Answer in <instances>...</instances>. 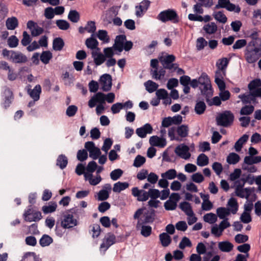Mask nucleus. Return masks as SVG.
Instances as JSON below:
<instances>
[{
    "mask_svg": "<svg viewBox=\"0 0 261 261\" xmlns=\"http://www.w3.org/2000/svg\"><path fill=\"white\" fill-rule=\"evenodd\" d=\"M2 55L15 64H24L28 61L27 57L21 52L7 48L3 49Z\"/></svg>",
    "mask_w": 261,
    "mask_h": 261,
    "instance_id": "nucleus-1",
    "label": "nucleus"
},
{
    "mask_svg": "<svg viewBox=\"0 0 261 261\" xmlns=\"http://www.w3.org/2000/svg\"><path fill=\"white\" fill-rule=\"evenodd\" d=\"M234 116L230 111H225L218 114L216 118L217 125L224 127L231 126L233 123Z\"/></svg>",
    "mask_w": 261,
    "mask_h": 261,
    "instance_id": "nucleus-2",
    "label": "nucleus"
},
{
    "mask_svg": "<svg viewBox=\"0 0 261 261\" xmlns=\"http://www.w3.org/2000/svg\"><path fill=\"white\" fill-rule=\"evenodd\" d=\"M157 19L163 22L170 21L176 23L179 22L178 16L176 11L173 9L162 11L158 15Z\"/></svg>",
    "mask_w": 261,
    "mask_h": 261,
    "instance_id": "nucleus-3",
    "label": "nucleus"
},
{
    "mask_svg": "<svg viewBox=\"0 0 261 261\" xmlns=\"http://www.w3.org/2000/svg\"><path fill=\"white\" fill-rule=\"evenodd\" d=\"M77 224V220L74 218L72 214L65 213L61 218V226L63 228L69 229L72 228Z\"/></svg>",
    "mask_w": 261,
    "mask_h": 261,
    "instance_id": "nucleus-4",
    "label": "nucleus"
},
{
    "mask_svg": "<svg viewBox=\"0 0 261 261\" xmlns=\"http://www.w3.org/2000/svg\"><path fill=\"white\" fill-rule=\"evenodd\" d=\"M220 8H225L229 11H234L236 13H239L241 11V8L239 6H236L231 3L229 0H218L215 9Z\"/></svg>",
    "mask_w": 261,
    "mask_h": 261,
    "instance_id": "nucleus-5",
    "label": "nucleus"
},
{
    "mask_svg": "<svg viewBox=\"0 0 261 261\" xmlns=\"http://www.w3.org/2000/svg\"><path fill=\"white\" fill-rule=\"evenodd\" d=\"M260 49L258 47H254L252 49L247 48L245 54V57L246 61L250 64L256 62L259 58V51Z\"/></svg>",
    "mask_w": 261,
    "mask_h": 261,
    "instance_id": "nucleus-6",
    "label": "nucleus"
},
{
    "mask_svg": "<svg viewBox=\"0 0 261 261\" xmlns=\"http://www.w3.org/2000/svg\"><path fill=\"white\" fill-rule=\"evenodd\" d=\"M85 147L89 151V156L93 160H96L101 155L100 149L96 147L92 141L86 142Z\"/></svg>",
    "mask_w": 261,
    "mask_h": 261,
    "instance_id": "nucleus-7",
    "label": "nucleus"
},
{
    "mask_svg": "<svg viewBox=\"0 0 261 261\" xmlns=\"http://www.w3.org/2000/svg\"><path fill=\"white\" fill-rule=\"evenodd\" d=\"M112 79L111 75L104 74L100 77L99 83L101 86V89L103 91H109L111 89L112 86Z\"/></svg>",
    "mask_w": 261,
    "mask_h": 261,
    "instance_id": "nucleus-8",
    "label": "nucleus"
},
{
    "mask_svg": "<svg viewBox=\"0 0 261 261\" xmlns=\"http://www.w3.org/2000/svg\"><path fill=\"white\" fill-rule=\"evenodd\" d=\"M189 148L185 145H178L175 148V153L180 158L187 160L191 156V153L189 152Z\"/></svg>",
    "mask_w": 261,
    "mask_h": 261,
    "instance_id": "nucleus-9",
    "label": "nucleus"
},
{
    "mask_svg": "<svg viewBox=\"0 0 261 261\" xmlns=\"http://www.w3.org/2000/svg\"><path fill=\"white\" fill-rule=\"evenodd\" d=\"M199 89L201 94L205 97L206 102H209L210 98L213 96V94L211 82L206 83L205 85L200 86Z\"/></svg>",
    "mask_w": 261,
    "mask_h": 261,
    "instance_id": "nucleus-10",
    "label": "nucleus"
},
{
    "mask_svg": "<svg viewBox=\"0 0 261 261\" xmlns=\"http://www.w3.org/2000/svg\"><path fill=\"white\" fill-rule=\"evenodd\" d=\"M116 237L112 233H109L105 237L103 242L100 245V248H104L105 250H107L111 245L115 243Z\"/></svg>",
    "mask_w": 261,
    "mask_h": 261,
    "instance_id": "nucleus-11",
    "label": "nucleus"
},
{
    "mask_svg": "<svg viewBox=\"0 0 261 261\" xmlns=\"http://www.w3.org/2000/svg\"><path fill=\"white\" fill-rule=\"evenodd\" d=\"M153 128L151 125L149 123H146L142 127L138 128L136 133L137 135L141 138L146 137L147 134H151L152 132Z\"/></svg>",
    "mask_w": 261,
    "mask_h": 261,
    "instance_id": "nucleus-12",
    "label": "nucleus"
},
{
    "mask_svg": "<svg viewBox=\"0 0 261 261\" xmlns=\"http://www.w3.org/2000/svg\"><path fill=\"white\" fill-rule=\"evenodd\" d=\"M225 76L224 72L221 71H216L215 75V82L217 85L220 91L225 90L226 85L223 80V76Z\"/></svg>",
    "mask_w": 261,
    "mask_h": 261,
    "instance_id": "nucleus-13",
    "label": "nucleus"
},
{
    "mask_svg": "<svg viewBox=\"0 0 261 261\" xmlns=\"http://www.w3.org/2000/svg\"><path fill=\"white\" fill-rule=\"evenodd\" d=\"M126 36L124 35L117 36L113 46L114 49L121 53L123 49V43L126 40Z\"/></svg>",
    "mask_w": 261,
    "mask_h": 261,
    "instance_id": "nucleus-14",
    "label": "nucleus"
},
{
    "mask_svg": "<svg viewBox=\"0 0 261 261\" xmlns=\"http://www.w3.org/2000/svg\"><path fill=\"white\" fill-rule=\"evenodd\" d=\"M132 194L134 197H137V200L139 201H145L147 200V192L139 190L137 187L132 189Z\"/></svg>",
    "mask_w": 261,
    "mask_h": 261,
    "instance_id": "nucleus-15",
    "label": "nucleus"
},
{
    "mask_svg": "<svg viewBox=\"0 0 261 261\" xmlns=\"http://www.w3.org/2000/svg\"><path fill=\"white\" fill-rule=\"evenodd\" d=\"M150 1L148 0H144L139 6H136V15L137 17L141 16L143 13L145 12L150 5Z\"/></svg>",
    "mask_w": 261,
    "mask_h": 261,
    "instance_id": "nucleus-16",
    "label": "nucleus"
},
{
    "mask_svg": "<svg viewBox=\"0 0 261 261\" xmlns=\"http://www.w3.org/2000/svg\"><path fill=\"white\" fill-rule=\"evenodd\" d=\"M238 97L241 99L244 104L251 103L255 104L257 102L256 99L253 97L250 92L247 93L240 94L238 96Z\"/></svg>",
    "mask_w": 261,
    "mask_h": 261,
    "instance_id": "nucleus-17",
    "label": "nucleus"
},
{
    "mask_svg": "<svg viewBox=\"0 0 261 261\" xmlns=\"http://www.w3.org/2000/svg\"><path fill=\"white\" fill-rule=\"evenodd\" d=\"M149 143L152 146L164 147L166 145L165 139L160 138L156 136H153L150 138Z\"/></svg>",
    "mask_w": 261,
    "mask_h": 261,
    "instance_id": "nucleus-18",
    "label": "nucleus"
},
{
    "mask_svg": "<svg viewBox=\"0 0 261 261\" xmlns=\"http://www.w3.org/2000/svg\"><path fill=\"white\" fill-rule=\"evenodd\" d=\"M4 94L5 97L3 105L5 109H7L10 106L14 98L13 94L9 88H6L4 91Z\"/></svg>",
    "mask_w": 261,
    "mask_h": 261,
    "instance_id": "nucleus-19",
    "label": "nucleus"
},
{
    "mask_svg": "<svg viewBox=\"0 0 261 261\" xmlns=\"http://www.w3.org/2000/svg\"><path fill=\"white\" fill-rule=\"evenodd\" d=\"M28 93L34 101H37L40 98V95L41 92V87L40 85H37L33 90L29 89Z\"/></svg>",
    "mask_w": 261,
    "mask_h": 261,
    "instance_id": "nucleus-20",
    "label": "nucleus"
},
{
    "mask_svg": "<svg viewBox=\"0 0 261 261\" xmlns=\"http://www.w3.org/2000/svg\"><path fill=\"white\" fill-rule=\"evenodd\" d=\"M93 36L94 34H92L90 37L87 38L86 40L85 44L87 47L89 49L93 50L97 49L98 50H99V48L98 47V42Z\"/></svg>",
    "mask_w": 261,
    "mask_h": 261,
    "instance_id": "nucleus-21",
    "label": "nucleus"
},
{
    "mask_svg": "<svg viewBox=\"0 0 261 261\" xmlns=\"http://www.w3.org/2000/svg\"><path fill=\"white\" fill-rule=\"evenodd\" d=\"M91 55L94 63L97 66L100 65L106 61L105 56L101 53L93 51L91 53Z\"/></svg>",
    "mask_w": 261,
    "mask_h": 261,
    "instance_id": "nucleus-22",
    "label": "nucleus"
},
{
    "mask_svg": "<svg viewBox=\"0 0 261 261\" xmlns=\"http://www.w3.org/2000/svg\"><path fill=\"white\" fill-rule=\"evenodd\" d=\"M218 248L222 252H230L233 248V245L229 241H222L218 243Z\"/></svg>",
    "mask_w": 261,
    "mask_h": 261,
    "instance_id": "nucleus-23",
    "label": "nucleus"
},
{
    "mask_svg": "<svg viewBox=\"0 0 261 261\" xmlns=\"http://www.w3.org/2000/svg\"><path fill=\"white\" fill-rule=\"evenodd\" d=\"M6 25L8 30H14L18 25V20L15 17H11L7 19Z\"/></svg>",
    "mask_w": 261,
    "mask_h": 261,
    "instance_id": "nucleus-24",
    "label": "nucleus"
},
{
    "mask_svg": "<svg viewBox=\"0 0 261 261\" xmlns=\"http://www.w3.org/2000/svg\"><path fill=\"white\" fill-rule=\"evenodd\" d=\"M179 207L188 216H192L194 215L191 204L188 202H181Z\"/></svg>",
    "mask_w": 261,
    "mask_h": 261,
    "instance_id": "nucleus-25",
    "label": "nucleus"
},
{
    "mask_svg": "<svg viewBox=\"0 0 261 261\" xmlns=\"http://www.w3.org/2000/svg\"><path fill=\"white\" fill-rule=\"evenodd\" d=\"M57 204L55 202H50L48 205L42 207V211L44 214L54 213L56 211Z\"/></svg>",
    "mask_w": 261,
    "mask_h": 261,
    "instance_id": "nucleus-26",
    "label": "nucleus"
},
{
    "mask_svg": "<svg viewBox=\"0 0 261 261\" xmlns=\"http://www.w3.org/2000/svg\"><path fill=\"white\" fill-rule=\"evenodd\" d=\"M248 138L249 136L245 134L235 143L234 147L237 152L241 151L243 144L247 141Z\"/></svg>",
    "mask_w": 261,
    "mask_h": 261,
    "instance_id": "nucleus-27",
    "label": "nucleus"
},
{
    "mask_svg": "<svg viewBox=\"0 0 261 261\" xmlns=\"http://www.w3.org/2000/svg\"><path fill=\"white\" fill-rule=\"evenodd\" d=\"M261 162V156H246L244 160V164L248 165H252L254 164H257Z\"/></svg>",
    "mask_w": 261,
    "mask_h": 261,
    "instance_id": "nucleus-28",
    "label": "nucleus"
},
{
    "mask_svg": "<svg viewBox=\"0 0 261 261\" xmlns=\"http://www.w3.org/2000/svg\"><path fill=\"white\" fill-rule=\"evenodd\" d=\"M205 32L209 35L215 33L217 30V26L214 22H210L205 24L203 27Z\"/></svg>",
    "mask_w": 261,
    "mask_h": 261,
    "instance_id": "nucleus-29",
    "label": "nucleus"
},
{
    "mask_svg": "<svg viewBox=\"0 0 261 261\" xmlns=\"http://www.w3.org/2000/svg\"><path fill=\"white\" fill-rule=\"evenodd\" d=\"M64 45L65 44L63 40L60 37L56 38L53 40V48L56 51L61 50Z\"/></svg>",
    "mask_w": 261,
    "mask_h": 261,
    "instance_id": "nucleus-30",
    "label": "nucleus"
},
{
    "mask_svg": "<svg viewBox=\"0 0 261 261\" xmlns=\"http://www.w3.org/2000/svg\"><path fill=\"white\" fill-rule=\"evenodd\" d=\"M250 193V190L249 188H235L236 195L241 198H248Z\"/></svg>",
    "mask_w": 261,
    "mask_h": 261,
    "instance_id": "nucleus-31",
    "label": "nucleus"
},
{
    "mask_svg": "<svg viewBox=\"0 0 261 261\" xmlns=\"http://www.w3.org/2000/svg\"><path fill=\"white\" fill-rule=\"evenodd\" d=\"M160 240L163 247L168 246L171 242V238L167 233L163 232L159 236Z\"/></svg>",
    "mask_w": 261,
    "mask_h": 261,
    "instance_id": "nucleus-32",
    "label": "nucleus"
},
{
    "mask_svg": "<svg viewBox=\"0 0 261 261\" xmlns=\"http://www.w3.org/2000/svg\"><path fill=\"white\" fill-rule=\"evenodd\" d=\"M228 61H229L228 59L226 58H223L219 60L216 64V65L218 68L217 71L224 72V74L225 75V69L228 64Z\"/></svg>",
    "mask_w": 261,
    "mask_h": 261,
    "instance_id": "nucleus-33",
    "label": "nucleus"
},
{
    "mask_svg": "<svg viewBox=\"0 0 261 261\" xmlns=\"http://www.w3.org/2000/svg\"><path fill=\"white\" fill-rule=\"evenodd\" d=\"M129 184L126 182H122L118 181L114 185L113 191L114 192L120 193L121 191L127 188Z\"/></svg>",
    "mask_w": 261,
    "mask_h": 261,
    "instance_id": "nucleus-34",
    "label": "nucleus"
},
{
    "mask_svg": "<svg viewBox=\"0 0 261 261\" xmlns=\"http://www.w3.org/2000/svg\"><path fill=\"white\" fill-rule=\"evenodd\" d=\"M68 19L72 22L76 23L80 19V13L76 10H70L68 15Z\"/></svg>",
    "mask_w": 261,
    "mask_h": 261,
    "instance_id": "nucleus-35",
    "label": "nucleus"
},
{
    "mask_svg": "<svg viewBox=\"0 0 261 261\" xmlns=\"http://www.w3.org/2000/svg\"><path fill=\"white\" fill-rule=\"evenodd\" d=\"M178 135L181 138H185L188 135L189 128L186 125L182 124L176 128Z\"/></svg>",
    "mask_w": 261,
    "mask_h": 261,
    "instance_id": "nucleus-36",
    "label": "nucleus"
},
{
    "mask_svg": "<svg viewBox=\"0 0 261 261\" xmlns=\"http://www.w3.org/2000/svg\"><path fill=\"white\" fill-rule=\"evenodd\" d=\"M68 163V159L64 154L60 155L57 160V165L59 166L61 169H64Z\"/></svg>",
    "mask_w": 261,
    "mask_h": 261,
    "instance_id": "nucleus-37",
    "label": "nucleus"
},
{
    "mask_svg": "<svg viewBox=\"0 0 261 261\" xmlns=\"http://www.w3.org/2000/svg\"><path fill=\"white\" fill-rule=\"evenodd\" d=\"M228 205L230 207V212L233 214L237 213L238 210V203L237 200L234 198H231L228 201Z\"/></svg>",
    "mask_w": 261,
    "mask_h": 261,
    "instance_id": "nucleus-38",
    "label": "nucleus"
},
{
    "mask_svg": "<svg viewBox=\"0 0 261 261\" xmlns=\"http://www.w3.org/2000/svg\"><path fill=\"white\" fill-rule=\"evenodd\" d=\"M195 111L197 114L201 115L204 113L206 109V105L203 101L197 102L195 106Z\"/></svg>",
    "mask_w": 261,
    "mask_h": 261,
    "instance_id": "nucleus-39",
    "label": "nucleus"
},
{
    "mask_svg": "<svg viewBox=\"0 0 261 261\" xmlns=\"http://www.w3.org/2000/svg\"><path fill=\"white\" fill-rule=\"evenodd\" d=\"M146 90L149 93H152L158 88L159 85L155 82L149 80L144 83Z\"/></svg>",
    "mask_w": 261,
    "mask_h": 261,
    "instance_id": "nucleus-40",
    "label": "nucleus"
},
{
    "mask_svg": "<svg viewBox=\"0 0 261 261\" xmlns=\"http://www.w3.org/2000/svg\"><path fill=\"white\" fill-rule=\"evenodd\" d=\"M52 58V53L48 50L43 51L40 55V60L45 64H48Z\"/></svg>",
    "mask_w": 261,
    "mask_h": 261,
    "instance_id": "nucleus-41",
    "label": "nucleus"
},
{
    "mask_svg": "<svg viewBox=\"0 0 261 261\" xmlns=\"http://www.w3.org/2000/svg\"><path fill=\"white\" fill-rule=\"evenodd\" d=\"M208 164V158L204 153H201L198 155L197 159V164L199 166H204Z\"/></svg>",
    "mask_w": 261,
    "mask_h": 261,
    "instance_id": "nucleus-42",
    "label": "nucleus"
},
{
    "mask_svg": "<svg viewBox=\"0 0 261 261\" xmlns=\"http://www.w3.org/2000/svg\"><path fill=\"white\" fill-rule=\"evenodd\" d=\"M85 177L86 179H88L90 184L93 186H96L98 184L101 180V177L99 175H97L94 178H92V174H89L88 175L87 173L85 174Z\"/></svg>",
    "mask_w": 261,
    "mask_h": 261,
    "instance_id": "nucleus-43",
    "label": "nucleus"
},
{
    "mask_svg": "<svg viewBox=\"0 0 261 261\" xmlns=\"http://www.w3.org/2000/svg\"><path fill=\"white\" fill-rule=\"evenodd\" d=\"M23 261H41L34 252H27L23 257Z\"/></svg>",
    "mask_w": 261,
    "mask_h": 261,
    "instance_id": "nucleus-44",
    "label": "nucleus"
},
{
    "mask_svg": "<svg viewBox=\"0 0 261 261\" xmlns=\"http://www.w3.org/2000/svg\"><path fill=\"white\" fill-rule=\"evenodd\" d=\"M53 242V239L47 234H44L40 239L39 243L42 247L49 245Z\"/></svg>",
    "mask_w": 261,
    "mask_h": 261,
    "instance_id": "nucleus-45",
    "label": "nucleus"
},
{
    "mask_svg": "<svg viewBox=\"0 0 261 261\" xmlns=\"http://www.w3.org/2000/svg\"><path fill=\"white\" fill-rule=\"evenodd\" d=\"M240 156L236 153H230L227 158V162L229 164H236L240 161Z\"/></svg>",
    "mask_w": 261,
    "mask_h": 261,
    "instance_id": "nucleus-46",
    "label": "nucleus"
},
{
    "mask_svg": "<svg viewBox=\"0 0 261 261\" xmlns=\"http://www.w3.org/2000/svg\"><path fill=\"white\" fill-rule=\"evenodd\" d=\"M230 210L223 207H220L217 209V214L220 219H224L225 217L230 214Z\"/></svg>",
    "mask_w": 261,
    "mask_h": 261,
    "instance_id": "nucleus-47",
    "label": "nucleus"
},
{
    "mask_svg": "<svg viewBox=\"0 0 261 261\" xmlns=\"http://www.w3.org/2000/svg\"><path fill=\"white\" fill-rule=\"evenodd\" d=\"M163 66L165 65L173 63L175 60V57L173 55H168L164 57H161L159 59Z\"/></svg>",
    "mask_w": 261,
    "mask_h": 261,
    "instance_id": "nucleus-48",
    "label": "nucleus"
},
{
    "mask_svg": "<svg viewBox=\"0 0 261 261\" xmlns=\"http://www.w3.org/2000/svg\"><path fill=\"white\" fill-rule=\"evenodd\" d=\"M19 43V40L15 35H12L7 39V44L10 48L16 47Z\"/></svg>",
    "mask_w": 261,
    "mask_h": 261,
    "instance_id": "nucleus-49",
    "label": "nucleus"
},
{
    "mask_svg": "<svg viewBox=\"0 0 261 261\" xmlns=\"http://www.w3.org/2000/svg\"><path fill=\"white\" fill-rule=\"evenodd\" d=\"M213 16L215 19H216L218 21L221 22L222 23H225L226 22L227 18L225 15L221 11L217 12L214 13Z\"/></svg>",
    "mask_w": 261,
    "mask_h": 261,
    "instance_id": "nucleus-50",
    "label": "nucleus"
},
{
    "mask_svg": "<svg viewBox=\"0 0 261 261\" xmlns=\"http://www.w3.org/2000/svg\"><path fill=\"white\" fill-rule=\"evenodd\" d=\"M203 220L206 222L213 224L217 220V217L215 214L210 213L204 215Z\"/></svg>",
    "mask_w": 261,
    "mask_h": 261,
    "instance_id": "nucleus-51",
    "label": "nucleus"
},
{
    "mask_svg": "<svg viewBox=\"0 0 261 261\" xmlns=\"http://www.w3.org/2000/svg\"><path fill=\"white\" fill-rule=\"evenodd\" d=\"M166 71L163 69H161L159 71L158 70H151V74L152 77L155 80H160L162 76H164Z\"/></svg>",
    "mask_w": 261,
    "mask_h": 261,
    "instance_id": "nucleus-52",
    "label": "nucleus"
},
{
    "mask_svg": "<svg viewBox=\"0 0 261 261\" xmlns=\"http://www.w3.org/2000/svg\"><path fill=\"white\" fill-rule=\"evenodd\" d=\"M254 108L252 105H246L243 107L240 110V114L242 115H249L253 113Z\"/></svg>",
    "mask_w": 261,
    "mask_h": 261,
    "instance_id": "nucleus-53",
    "label": "nucleus"
},
{
    "mask_svg": "<svg viewBox=\"0 0 261 261\" xmlns=\"http://www.w3.org/2000/svg\"><path fill=\"white\" fill-rule=\"evenodd\" d=\"M163 178L168 179H173L176 176V171L175 169H169L161 175Z\"/></svg>",
    "mask_w": 261,
    "mask_h": 261,
    "instance_id": "nucleus-54",
    "label": "nucleus"
},
{
    "mask_svg": "<svg viewBox=\"0 0 261 261\" xmlns=\"http://www.w3.org/2000/svg\"><path fill=\"white\" fill-rule=\"evenodd\" d=\"M161 193L158 189H150L148 192H147V199L149 197L151 199H156V198L160 197Z\"/></svg>",
    "mask_w": 261,
    "mask_h": 261,
    "instance_id": "nucleus-55",
    "label": "nucleus"
},
{
    "mask_svg": "<svg viewBox=\"0 0 261 261\" xmlns=\"http://www.w3.org/2000/svg\"><path fill=\"white\" fill-rule=\"evenodd\" d=\"M57 27L62 30H67L70 27V24L65 20H57L56 22Z\"/></svg>",
    "mask_w": 261,
    "mask_h": 261,
    "instance_id": "nucleus-56",
    "label": "nucleus"
},
{
    "mask_svg": "<svg viewBox=\"0 0 261 261\" xmlns=\"http://www.w3.org/2000/svg\"><path fill=\"white\" fill-rule=\"evenodd\" d=\"M207 45V42L203 37H199L196 40V49L197 50H201L204 49Z\"/></svg>",
    "mask_w": 261,
    "mask_h": 261,
    "instance_id": "nucleus-57",
    "label": "nucleus"
},
{
    "mask_svg": "<svg viewBox=\"0 0 261 261\" xmlns=\"http://www.w3.org/2000/svg\"><path fill=\"white\" fill-rule=\"evenodd\" d=\"M42 218L41 213L39 211L34 210L30 218H27L28 222L38 221Z\"/></svg>",
    "mask_w": 261,
    "mask_h": 261,
    "instance_id": "nucleus-58",
    "label": "nucleus"
},
{
    "mask_svg": "<svg viewBox=\"0 0 261 261\" xmlns=\"http://www.w3.org/2000/svg\"><path fill=\"white\" fill-rule=\"evenodd\" d=\"M109 197V192L106 190L102 189L97 193V200L98 201H105Z\"/></svg>",
    "mask_w": 261,
    "mask_h": 261,
    "instance_id": "nucleus-59",
    "label": "nucleus"
},
{
    "mask_svg": "<svg viewBox=\"0 0 261 261\" xmlns=\"http://www.w3.org/2000/svg\"><path fill=\"white\" fill-rule=\"evenodd\" d=\"M97 37L99 39L105 42H108L109 41V37L108 35L107 32L106 30H99L97 33Z\"/></svg>",
    "mask_w": 261,
    "mask_h": 261,
    "instance_id": "nucleus-60",
    "label": "nucleus"
},
{
    "mask_svg": "<svg viewBox=\"0 0 261 261\" xmlns=\"http://www.w3.org/2000/svg\"><path fill=\"white\" fill-rule=\"evenodd\" d=\"M88 152L85 149L79 150L77 152V159L81 162L86 160L88 158Z\"/></svg>",
    "mask_w": 261,
    "mask_h": 261,
    "instance_id": "nucleus-61",
    "label": "nucleus"
},
{
    "mask_svg": "<svg viewBox=\"0 0 261 261\" xmlns=\"http://www.w3.org/2000/svg\"><path fill=\"white\" fill-rule=\"evenodd\" d=\"M261 86V80L260 79H255L250 82L248 85V88L250 91L259 88Z\"/></svg>",
    "mask_w": 261,
    "mask_h": 261,
    "instance_id": "nucleus-62",
    "label": "nucleus"
},
{
    "mask_svg": "<svg viewBox=\"0 0 261 261\" xmlns=\"http://www.w3.org/2000/svg\"><path fill=\"white\" fill-rule=\"evenodd\" d=\"M22 37V39L21 40V43L23 46H26L31 43L32 39L26 31H24L23 32Z\"/></svg>",
    "mask_w": 261,
    "mask_h": 261,
    "instance_id": "nucleus-63",
    "label": "nucleus"
},
{
    "mask_svg": "<svg viewBox=\"0 0 261 261\" xmlns=\"http://www.w3.org/2000/svg\"><path fill=\"white\" fill-rule=\"evenodd\" d=\"M123 171L120 169H115L110 173V176L112 180H116L122 175Z\"/></svg>",
    "mask_w": 261,
    "mask_h": 261,
    "instance_id": "nucleus-64",
    "label": "nucleus"
}]
</instances>
